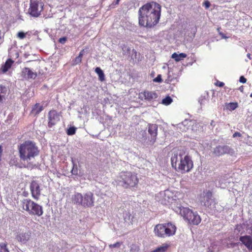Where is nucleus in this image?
I'll return each instance as SVG.
<instances>
[{
    "instance_id": "nucleus-1",
    "label": "nucleus",
    "mask_w": 252,
    "mask_h": 252,
    "mask_svg": "<svg viewBox=\"0 0 252 252\" xmlns=\"http://www.w3.org/2000/svg\"><path fill=\"white\" fill-rule=\"evenodd\" d=\"M139 24L141 26L152 28L159 22L161 16V6L155 2L147 3L138 10Z\"/></svg>"
},
{
    "instance_id": "nucleus-2",
    "label": "nucleus",
    "mask_w": 252,
    "mask_h": 252,
    "mask_svg": "<svg viewBox=\"0 0 252 252\" xmlns=\"http://www.w3.org/2000/svg\"><path fill=\"white\" fill-rule=\"evenodd\" d=\"M184 152L181 150H178L174 152L171 158L172 166L178 172H188L193 167V162L189 156L187 155L183 157Z\"/></svg>"
},
{
    "instance_id": "nucleus-3",
    "label": "nucleus",
    "mask_w": 252,
    "mask_h": 252,
    "mask_svg": "<svg viewBox=\"0 0 252 252\" xmlns=\"http://www.w3.org/2000/svg\"><path fill=\"white\" fill-rule=\"evenodd\" d=\"M19 151L21 159L27 163H30L32 159L39 154L35 143L31 141H26L22 144Z\"/></svg>"
},
{
    "instance_id": "nucleus-4",
    "label": "nucleus",
    "mask_w": 252,
    "mask_h": 252,
    "mask_svg": "<svg viewBox=\"0 0 252 252\" xmlns=\"http://www.w3.org/2000/svg\"><path fill=\"white\" fill-rule=\"evenodd\" d=\"M115 182L119 186L125 189L135 187L138 183V179L136 175L131 172H122L116 177Z\"/></svg>"
},
{
    "instance_id": "nucleus-5",
    "label": "nucleus",
    "mask_w": 252,
    "mask_h": 252,
    "mask_svg": "<svg viewBox=\"0 0 252 252\" xmlns=\"http://www.w3.org/2000/svg\"><path fill=\"white\" fill-rule=\"evenodd\" d=\"M71 200L74 204L81 205L85 208H91L94 206V198L93 193L89 191L83 195L75 192L71 196Z\"/></svg>"
},
{
    "instance_id": "nucleus-6",
    "label": "nucleus",
    "mask_w": 252,
    "mask_h": 252,
    "mask_svg": "<svg viewBox=\"0 0 252 252\" xmlns=\"http://www.w3.org/2000/svg\"><path fill=\"white\" fill-rule=\"evenodd\" d=\"M20 206L24 210L28 212L30 215H36L39 217L43 213L42 207L30 199L23 198L21 200Z\"/></svg>"
},
{
    "instance_id": "nucleus-7",
    "label": "nucleus",
    "mask_w": 252,
    "mask_h": 252,
    "mask_svg": "<svg viewBox=\"0 0 252 252\" xmlns=\"http://www.w3.org/2000/svg\"><path fill=\"white\" fill-rule=\"evenodd\" d=\"M200 201L201 204L214 212H220L222 207L213 198L212 193L210 190L204 191L200 195Z\"/></svg>"
},
{
    "instance_id": "nucleus-8",
    "label": "nucleus",
    "mask_w": 252,
    "mask_h": 252,
    "mask_svg": "<svg viewBox=\"0 0 252 252\" xmlns=\"http://www.w3.org/2000/svg\"><path fill=\"white\" fill-rule=\"evenodd\" d=\"M176 227L171 223L157 224L154 228L155 234L161 238L169 237L175 234Z\"/></svg>"
},
{
    "instance_id": "nucleus-9",
    "label": "nucleus",
    "mask_w": 252,
    "mask_h": 252,
    "mask_svg": "<svg viewBox=\"0 0 252 252\" xmlns=\"http://www.w3.org/2000/svg\"><path fill=\"white\" fill-rule=\"evenodd\" d=\"M212 153L215 157H220L224 155H233L234 149L227 145H219L212 149Z\"/></svg>"
},
{
    "instance_id": "nucleus-10",
    "label": "nucleus",
    "mask_w": 252,
    "mask_h": 252,
    "mask_svg": "<svg viewBox=\"0 0 252 252\" xmlns=\"http://www.w3.org/2000/svg\"><path fill=\"white\" fill-rule=\"evenodd\" d=\"M32 237V232L28 228L19 229L16 232L15 239L22 244H26Z\"/></svg>"
},
{
    "instance_id": "nucleus-11",
    "label": "nucleus",
    "mask_w": 252,
    "mask_h": 252,
    "mask_svg": "<svg viewBox=\"0 0 252 252\" xmlns=\"http://www.w3.org/2000/svg\"><path fill=\"white\" fill-rule=\"evenodd\" d=\"M171 193L169 190L160 191L156 195V200L161 204L167 205L170 202L172 203L173 200L171 196Z\"/></svg>"
},
{
    "instance_id": "nucleus-12",
    "label": "nucleus",
    "mask_w": 252,
    "mask_h": 252,
    "mask_svg": "<svg viewBox=\"0 0 252 252\" xmlns=\"http://www.w3.org/2000/svg\"><path fill=\"white\" fill-rule=\"evenodd\" d=\"M43 7L42 2L35 0L31 1L28 13L32 17H37L40 15Z\"/></svg>"
},
{
    "instance_id": "nucleus-13",
    "label": "nucleus",
    "mask_w": 252,
    "mask_h": 252,
    "mask_svg": "<svg viewBox=\"0 0 252 252\" xmlns=\"http://www.w3.org/2000/svg\"><path fill=\"white\" fill-rule=\"evenodd\" d=\"M30 189L32 197L34 199L38 200L39 198L42 190L39 183L35 180L32 181L30 185Z\"/></svg>"
},
{
    "instance_id": "nucleus-14",
    "label": "nucleus",
    "mask_w": 252,
    "mask_h": 252,
    "mask_svg": "<svg viewBox=\"0 0 252 252\" xmlns=\"http://www.w3.org/2000/svg\"><path fill=\"white\" fill-rule=\"evenodd\" d=\"M158 125L156 124L148 125V133L150 136L148 137V141L151 145H153L156 141L158 134Z\"/></svg>"
},
{
    "instance_id": "nucleus-15",
    "label": "nucleus",
    "mask_w": 252,
    "mask_h": 252,
    "mask_svg": "<svg viewBox=\"0 0 252 252\" xmlns=\"http://www.w3.org/2000/svg\"><path fill=\"white\" fill-rule=\"evenodd\" d=\"M175 211L179 213L185 220H188L190 217L192 216L193 212L189 208L179 206L175 208Z\"/></svg>"
},
{
    "instance_id": "nucleus-16",
    "label": "nucleus",
    "mask_w": 252,
    "mask_h": 252,
    "mask_svg": "<svg viewBox=\"0 0 252 252\" xmlns=\"http://www.w3.org/2000/svg\"><path fill=\"white\" fill-rule=\"evenodd\" d=\"M60 121V115L55 110H51L48 113V126H55Z\"/></svg>"
},
{
    "instance_id": "nucleus-17",
    "label": "nucleus",
    "mask_w": 252,
    "mask_h": 252,
    "mask_svg": "<svg viewBox=\"0 0 252 252\" xmlns=\"http://www.w3.org/2000/svg\"><path fill=\"white\" fill-rule=\"evenodd\" d=\"M158 97V94L154 92L144 91L139 94V98L143 100L151 101L156 99Z\"/></svg>"
},
{
    "instance_id": "nucleus-18",
    "label": "nucleus",
    "mask_w": 252,
    "mask_h": 252,
    "mask_svg": "<svg viewBox=\"0 0 252 252\" xmlns=\"http://www.w3.org/2000/svg\"><path fill=\"white\" fill-rule=\"evenodd\" d=\"M22 76L25 79H34L37 76V74L35 72L32 71L30 68L25 67L22 71Z\"/></svg>"
},
{
    "instance_id": "nucleus-19",
    "label": "nucleus",
    "mask_w": 252,
    "mask_h": 252,
    "mask_svg": "<svg viewBox=\"0 0 252 252\" xmlns=\"http://www.w3.org/2000/svg\"><path fill=\"white\" fill-rule=\"evenodd\" d=\"M194 123V122L192 120L185 119L181 123L178 124L177 125V127L180 128V130L182 131H186L187 130L189 129V127L191 126Z\"/></svg>"
},
{
    "instance_id": "nucleus-20",
    "label": "nucleus",
    "mask_w": 252,
    "mask_h": 252,
    "mask_svg": "<svg viewBox=\"0 0 252 252\" xmlns=\"http://www.w3.org/2000/svg\"><path fill=\"white\" fill-rule=\"evenodd\" d=\"M240 240L248 249L252 250V239L250 236H241Z\"/></svg>"
},
{
    "instance_id": "nucleus-21",
    "label": "nucleus",
    "mask_w": 252,
    "mask_h": 252,
    "mask_svg": "<svg viewBox=\"0 0 252 252\" xmlns=\"http://www.w3.org/2000/svg\"><path fill=\"white\" fill-rule=\"evenodd\" d=\"M187 221L190 224L197 225L200 222L201 218L196 212H193L192 216L190 217Z\"/></svg>"
},
{
    "instance_id": "nucleus-22",
    "label": "nucleus",
    "mask_w": 252,
    "mask_h": 252,
    "mask_svg": "<svg viewBox=\"0 0 252 252\" xmlns=\"http://www.w3.org/2000/svg\"><path fill=\"white\" fill-rule=\"evenodd\" d=\"M14 61L10 59H8L5 63L3 64L1 68V70L2 73L6 72L8 69L11 67Z\"/></svg>"
},
{
    "instance_id": "nucleus-23",
    "label": "nucleus",
    "mask_w": 252,
    "mask_h": 252,
    "mask_svg": "<svg viewBox=\"0 0 252 252\" xmlns=\"http://www.w3.org/2000/svg\"><path fill=\"white\" fill-rule=\"evenodd\" d=\"M124 218L126 222H127L128 223H130L131 224H132L134 217L131 215L129 211H125V212L124 213Z\"/></svg>"
},
{
    "instance_id": "nucleus-24",
    "label": "nucleus",
    "mask_w": 252,
    "mask_h": 252,
    "mask_svg": "<svg viewBox=\"0 0 252 252\" xmlns=\"http://www.w3.org/2000/svg\"><path fill=\"white\" fill-rule=\"evenodd\" d=\"M186 57L187 54L183 53H180L179 54L174 53L171 56V58L174 59L176 62H179Z\"/></svg>"
},
{
    "instance_id": "nucleus-25",
    "label": "nucleus",
    "mask_w": 252,
    "mask_h": 252,
    "mask_svg": "<svg viewBox=\"0 0 252 252\" xmlns=\"http://www.w3.org/2000/svg\"><path fill=\"white\" fill-rule=\"evenodd\" d=\"M169 247L167 244L164 243L161 246L158 247L151 252H165Z\"/></svg>"
},
{
    "instance_id": "nucleus-26",
    "label": "nucleus",
    "mask_w": 252,
    "mask_h": 252,
    "mask_svg": "<svg viewBox=\"0 0 252 252\" xmlns=\"http://www.w3.org/2000/svg\"><path fill=\"white\" fill-rule=\"evenodd\" d=\"M43 110V107L36 103L32 109V112L35 115H38Z\"/></svg>"
},
{
    "instance_id": "nucleus-27",
    "label": "nucleus",
    "mask_w": 252,
    "mask_h": 252,
    "mask_svg": "<svg viewBox=\"0 0 252 252\" xmlns=\"http://www.w3.org/2000/svg\"><path fill=\"white\" fill-rule=\"evenodd\" d=\"M95 72L97 74L99 77V79L101 81L104 80L105 76L103 71L101 69L100 67H97L95 69Z\"/></svg>"
},
{
    "instance_id": "nucleus-28",
    "label": "nucleus",
    "mask_w": 252,
    "mask_h": 252,
    "mask_svg": "<svg viewBox=\"0 0 252 252\" xmlns=\"http://www.w3.org/2000/svg\"><path fill=\"white\" fill-rule=\"evenodd\" d=\"M172 102V99L169 96H167L162 100V103L165 105L170 104Z\"/></svg>"
},
{
    "instance_id": "nucleus-29",
    "label": "nucleus",
    "mask_w": 252,
    "mask_h": 252,
    "mask_svg": "<svg viewBox=\"0 0 252 252\" xmlns=\"http://www.w3.org/2000/svg\"><path fill=\"white\" fill-rule=\"evenodd\" d=\"M73 167L71 171V173L73 175H77L78 174V168L77 165L74 163L73 158L71 159Z\"/></svg>"
},
{
    "instance_id": "nucleus-30",
    "label": "nucleus",
    "mask_w": 252,
    "mask_h": 252,
    "mask_svg": "<svg viewBox=\"0 0 252 252\" xmlns=\"http://www.w3.org/2000/svg\"><path fill=\"white\" fill-rule=\"evenodd\" d=\"M238 107V103L237 102H230L228 104L227 108L230 110H234Z\"/></svg>"
},
{
    "instance_id": "nucleus-31",
    "label": "nucleus",
    "mask_w": 252,
    "mask_h": 252,
    "mask_svg": "<svg viewBox=\"0 0 252 252\" xmlns=\"http://www.w3.org/2000/svg\"><path fill=\"white\" fill-rule=\"evenodd\" d=\"M0 252H9L6 243H2L0 244Z\"/></svg>"
},
{
    "instance_id": "nucleus-32",
    "label": "nucleus",
    "mask_w": 252,
    "mask_h": 252,
    "mask_svg": "<svg viewBox=\"0 0 252 252\" xmlns=\"http://www.w3.org/2000/svg\"><path fill=\"white\" fill-rule=\"evenodd\" d=\"M76 132V128L74 127H70L67 130V134L68 135H72L75 133Z\"/></svg>"
},
{
    "instance_id": "nucleus-33",
    "label": "nucleus",
    "mask_w": 252,
    "mask_h": 252,
    "mask_svg": "<svg viewBox=\"0 0 252 252\" xmlns=\"http://www.w3.org/2000/svg\"><path fill=\"white\" fill-rule=\"evenodd\" d=\"M139 247L136 245H132L130 247V252H140Z\"/></svg>"
},
{
    "instance_id": "nucleus-34",
    "label": "nucleus",
    "mask_w": 252,
    "mask_h": 252,
    "mask_svg": "<svg viewBox=\"0 0 252 252\" xmlns=\"http://www.w3.org/2000/svg\"><path fill=\"white\" fill-rule=\"evenodd\" d=\"M206 100V98L205 96H201L198 99V102L200 103V106H202V105H204Z\"/></svg>"
},
{
    "instance_id": "nucleus-35",
    "label": "nucleus",
    "mask_w": 252,
    "mask_h": 252,
    "mask_svg": "<svg viewBox=\"0 0 252 252\" xmlns=\"http://www.w3.org/2000/svg\"><path fill=\"white\" fill-rule=\"evenodd\" d=\"M82 57H80L78 55V56L76 57L73 61V64H77L80 63L82 61Z\"/></svg>"
},
{
    "instance_id": "nucleus-36",
    "label": "nucleus",
    "mask_w": 252,
    "mask_h": 252,
    "mask_svg": "<svg viewBox=\"0 0 252 252\" xmlns=\"http://www.w3.org/2000/svg\"><path fill=\"white\" fill-rule=\"evenodd\" d=\"M26 36V34L23 32H18L17 33V37L21 39H24Z\"/></svg>"
},
{
    "instance_id": "nucleus-37",
    "label": "nucleus",
    "mask_w": 252,
    "mask_h": 252,
    "mask_svg": "<svg viewBox=\"0 0 252 252\" xmlns=\"http://www.w3.org/2000/svg\"><path fill=\"white\" fill-rule=\"evenodd\" d=\"M88 50H89V48H87L86 47L85 49H83L82 50H81L79 54V56H80V57H83V56L85 54V53H88Z\"/></svg>"
},
{
    "instance_id": "nucleus-38",
    "label": "nucleus",
    "mask_w": 252,
    "mask_h": 252,
    "mask_svg": "<svg viewBox=\"0 0 252 252\" xmlns=\"http://www.w3.org/2000/svg\"><path fill=\"white\" fill-rule=\"evenodd\" d=\"M154 82H162V78H161V75L160 74H158L157 77H156L153 80Z\"/></svg>"
},
{
    "instance_id": "nucleus-39",
    "label": "nucleus",
    "mask_w": 252,
    "mask_h": 252,
    "mask_svg": "<svg viewBox=\"0 0 252 252\" xmlns=\"http://www.w3.org/2000/svg\"><path fill=\"white\" fill-rule=\"evenodd\" d=\"M121 243L120 242H117L114 244H110L109 245V247L110 248H119L121 246Z\"/></svg>"
},
{
    "instance_id": "nucleus-40",
    "label": "nucleus",
    "mask_w": 252,
    "mask_h": 252,
    "mask_svg": "<svg viewBox=\"0 0 252 252\" xmlns=\"http://www.w3.org/2000/svg\"><path fill=\"white\" fill-rule=\"evenodd\" d=\"M6 92V89L4 87H0V93L2 94H3L4 96L5 95Z\"/></svg>"
},
{
    "instance_id": "nucleus-41",
    "label": "nucleus",
    "mask_w": 252,
    "mask_h": 252,
    "mask_svg": "<svg viewBox=\"0 0 252 252\" xmlns=\"http://www.w3.org/2000/svg\"><path fill=\"white\" fill-rule=\"evenodd\" d=\"M67 38L66 37H63L59 39V42L62 44H64Z\"/></svg>"
},
{
    "instance_id": "nucleus-42",
    "label": "nucleus",
    "mask_w": 252,
    "mask_h": 252,
    "mask_svg": "<svg viewBox=\"0 0 252 252\" xmlns=\"http://www.w3.org/2000/svg\"><path fill=\"white\" fill-rule=\"evenodd\" d=\"M203 5L206 8H208L210 6V3L208 0H205L203 3Z\"/></svg>"
},
{
    "instance_id": "nucleus-43",
    "label": "nucleus",
    "mask_w": 252,
    "mask_h": 252,
    "mask_svg": "<svg viewBox=\"0 0 252 252\" xmlns=\"http://www.w3.org/2000/svg\"><path fill=\"white\" fill-rule=\"evenodd\" d=\"M123 51L125 52V54H128L129 53L130 48L129 47H127L126 46H125L123 48Z\"/></svg>"
},
{
    "instance_id": "nucleus-44",
    "label": "nucleus",
    "mask_w": 252,
    "mask_h": 252,
    "mask_svg": "<svg viewBox=\"0 0 252 252\" xmlns=\"http://www.w3.org/2000/svg\"><path fill=\"white\" fill-rule=\"evenodd\" d=\"M239 81L242 83H246L247 79L243 76H241L240 77Z\"/></svg>"
},
{
    "instance_id": "nucleus-45",
    "label": "nucleus",
    "mask_w": 252,
    "mask_h": 252,
    "mask_svg": "<svg viewBox=\"0 0 252 252\" xmlns=\"http://www.w3.org/2000/svg\"><path fill=\"white\" fill-rule=\"evenodd\" d=\"M216 85L220 87H222L224 85V84L222 82L217 81Z\"/></svg>"
},
{
    "instance_id": "nucleus-46",
    "label": "nucleus",
    "mask_w": 252,
    "mask_h": 252,
    "mask_svg": "<svg viewBox=\"0 0 252 252\" xmlns=\"http://www.w3.org/2000/svg\"><path fill=\"white\" fill-rule=\"evenodd\" d=\"M241 136V134H240V133H239L238 132H235L233 135V137H236L237 136L240 137Z\"/></svg>"
},
{
    "instance_id": "nucleus-47",
    "label": "nucleus",
    "mask_w": 252,
    "mask_h": 252,
    "mask_svg": "<svg viewBox=\"0 0 252 252\" xmlns=\"http://www.w3.org/2000/svg\"><path fill=\"white\" fill-rule=\"evenodd\" d=\"M3 35H1V31H0V45L3 42Z\"/></svg>"
},
{
    "instance_id": "nucleus-48",
    "label": "nucleus",
    "mask_w": 252,
    "mask_h": 252,
    "mask_svg": "<svg viewBox=\"0 0 252 252\" xmlns=\"http://www.w3.org/2000/svg\"><path fill=\"white\" fill-rule=\"evenodd\" d=\"M220 34L222 38H227V37L225 36V35L223 33L220 32Z\"/></svg>"
},
{
    "instance_id": "nucleus-49",
    "label": "nucleus",
    "mask_w": 252,
    "mask_h": 252,
    "mask_svg": "<svg viewBox=\"0 0 252 252\" xmlns=\"http://www.w3.org/2000/svg\"><path fill=\"white\" fill-rule=\"evenodd\" d=\"M120 0H114L113 1V3L115 4H118Z\"/></svg>"
},
{
    "instance_id": "nucleus-50",
    "label": "nucleus",
    "mask_w": 252,
    "mask_h": 252,
    "mask_svg": "<svg viewBox=\"0 0 252 252\" xmlns=\"http://www.w3.org/2000/svg\"><path fill=\"white\" fill-rule=\"evenodd\" d=\"M211 125L213 126H215V122L214 121H212L211 122Z\"/></svg>"
},
{
    "instance_id": "nucleus-51",
    "label": "nucleus",
    "mask_w": 252,
    "mask_h": 252,
    "mask_svg": "<svg viewBox=\"0 0 252 252\" xmlns=\"http://www.w3.org/2000/svg\"><path fill=\"white\" fill-rule=\"evenodd\" d=\"M247 57L250 59H251V54L250 53H248L247 55Z\"/></svg>"
},
{
    "instance_id": "nucleus-52",
    "label": "nucleus",
    "mask_w": 252,
    "mask_h": 252,
    "mask_svg": "<svg viewBox=\"0 0 252 252\" xmlns=\"http://www.w3.org/2000/svg\"><path fill=\"white\" fill-rule=\"evenodd\" d=\"M220 1H221L222 2H225V1H228V0H220Z\"/></svg>"
},
{
    "instance_id": "nucleus-53",
    "label": "nucleus",
    "mask_w": 252,
    "mask_h": 252,
    "mask_svg": "<svg viewBox=\"0 0 252 252\" xmlns=\"http://www.w3.org/2000/svg\"><path fill=\"white\" fill-rule=\"evenodd\" d=\"M16 57H18V54L17 53H16Z\"/></svg>"
},
{
    "instance_id": "nucleus-54",
    "label": "nucleus",
    "mask_w": 252,
    "mask_h": 252,
    "mask_svg": "<svg viewBox=\"0 0 252 252\" xmlns=\"http://www.w3.org/2000/svg\"><path fill=\"white\" fill-rule=\"evenodd\" d=\"M147 139L146 137H144V140H145Z\"/></svg>"
},
{
    "instance_id": "nucleus-55",
    "label": "nucleus",
    "mask_w": 252,
    "mask_h": 252,
    "mask_svg": "<svg viewBox=\"0 0 252 252\" xmlns=\"http://www.w3.org/2000/svg\"><path fill=\"white\" fill-rule=\"evenodd\" d=\"M250 96L252 97V93L250 94Z\"/></svg>"
},
{
    "instance_id": "nucleus-56",
    "label": "nucleus",
    "mask_w": 252,
    "mask_h": 252,
    "mask_svg": "<svg viewBox=\"0 0 252 252\" xmlns=\"http://www.w3.org/2000/svg\"><path fill=\"white\" fill-rule=\"evenodd\" d=\"M143 134H146L145 132V131H143Z\"/></svg>"
}]
</instances>
